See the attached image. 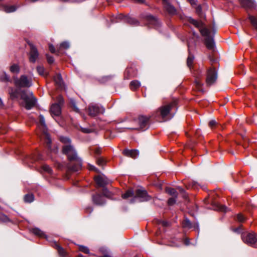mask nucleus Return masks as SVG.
<instances>
[{
  "label": "nucleus",
  "mask_w": 257,
  "mask_h": 257,
  "mask_svg": "<svg viewBox=\"0 0 257 257\" xmlns=\"http://www.w3.org/2000/svg\"><path fill=\"white\" fill-rule=\"evenodd\" d=\"M0 217V219L3 221H7L9 220L8 217L3 214L1 215Z\"/></svg>",
  "instance_id": "3c124183"
},
{
  "label": "nucleus",
  "mask_w": 257,
  "mask_h": 257,
  "mask_svg": "<svg viewBox=\"0 0 257 257\" xmlns=\"http://www.w3.org/2000/svg\"><path fill=\"white\" fill-rule=\"evenodd\" d=\"M39 126L41 127L43 130V134L41 138L42 139L44 140L45 143L47 144V148L50 149L51 140L49 135L47 132L44 117L42 115L39 116Z\"/></svg>",
  "instance_id": "423d86ee"
},
{
  "label": "nucleus",
  "mask_w": 257,
  "mask_h": 257,
  "mask_svg": "<svg viewBox=\"0 0 257 257\" xmlns=\"http://www.w3.org/2000/svg\"><path fill=\"white\" fill-rule=\"evenodd\" d=\"M77 257H84V256L81 254H78Z\"/></svg>",
  "instance_id": "e2e57ef3"
},
{
  "label": "nucleus",
  "mask_w": 257,
  "mask_h": 257,
  "mask_svg": "<svg viewBox=\"0 0 257 257\" xmlns=\"http://www.w3.org/2000/svg\"><path fill=\"white\" fill-rule=\"evenodd\" d=\"M71 105H72V107L73 109V110L76 112H79V109L77 107L76 105V104L75 103V102H71Z\"/></svg>",
  "instance_id": "09e8293b"
},
{
  "label": "nucleus",
  "mask_w": 257,
  "mask_h": 257,
  "mask_svg": "<svg viewBox=\"0 0 257 257\" xmlns=\"http://www.w3.org/2000/svg\"><path fill=\"white\" fill-rule=\"evenodd\" d=\"M147 21H148L149 25L153 27H157L159 25V21L156 18L152 16H148L147 17Z\"/></svg>",
  "instance_id": "6ab92c4d"
},
{
  "label": "nucleus",
  "mask_w": 257,
  "mask_h": 257,
  "mask_svg": "<svg viewBox=\"0 0 257 257\" xmlns=\"http://www.w3.org/2000/svg\"><path fill=\"white\" fill-rule=\"evenodd\" d=\"M189 22L198 28L201 35L205 37V44L206 47L209 49H212L214 46L213 38V35L215 33L214 31H211L210 29L204 27L201 22L197 21L193 19L189 18Z\"/></svg>",
  "instance_id": "f03ea898"
},
{
  "label": "nucleus",
  "mask_w": 257,
  "mask_h": 257,
  "mask_svg": "<svg viewBox=\"0 0 257 257\" xmlns=\"http://www.w3.org/2000/svg\"><path fill=\"white\" fill-rule=\"evenodd\" d=\"M241 5L244 7L251 8L254 5L253 0H240Z\"/></svg>",
  "instance_id": "4be33fe9"
},
{
  "label": "nucleus",
  "mask_w": 257,
  "mask_h": 257,
  "mask_svg": "<svg viewBox=\"0 0 257 257\" xmlns=\"http://www.w3.org/2000/svg\"><path fill=\"white\" fill-rule=\"evenodd\" d=\"M134 193L132 190H128L125 193L122 194V198L123 199H126L128 197H132Z\"/></svg>",
  "instance_id": "473e14b6"
},
{
  "label": "nucleus",
  "mask_w": 257,
  "mask_h": 257,
  "mask_svg": "<svg viewBox=\"0 0 257 257\" xmlns=\"http://www.w3.org/2000/svg\"><path fill=\"white\" fill-rule=\"evenodd\" d=\"M186 187L187 189L193 188L195 189L198 188V184L195 181H192L189 182L188 185H186Z\"/></svg>",
  "instance_id": "2f4dec72"
},
{
  "label": "nucleus",
  "mask_w": 257,
  "mask_h": 257,
  "mask_svg": "<svg viewBox=\"0 0 257 257\" xmlns=\"http://www.w3.org/2000/svg\"><path fill=\"white\" fill-rule=\"evenodd\" d=\"M34 196L32 194H26L24 196V201L25 202L31 203L34 200Z\"/></svg>",
  "instance_id": "c85d7f7f"
},
{
  "label": "nucleus",
  "mask_w": 257,
  "mask_h": 257,
  "mask_svg": "<svg viewBox=\"0 0 257 257\" xmlns=\"http://www.w3.org/2000/svg\"><path fill=\"white\" fill-rule=\"evenodd\" d=\"M182 225L184 227H187L189 228L192 227L191 223L187 219H186L183 221L182 223Z\"/></svg>",
  "instance_id": "c9c22d12"
},
{
  "label": "nucleus",
  "mask_w": 257,
  "mask_h": 257,
  "mask_svg": "<svg viewBox=\"0 0 257 257\" xmlns=\"http://www.w3.org/2000/svg\"><path fill=\"white\" fill-rule=\"evenodd\" d=\"M82 131L84 133H89L90 132L89 131V130L88 129H86V128H82Z\"/></svg>",
  "instance_id": "6e6d98bb"
},
{
  "label": "nucleus",
  "mask_w": 257,
  "mask_h": 257,
  "mask_svg": "<svg viewBox=\"0 0 257 257\" xmlns=\"http://www.w3.org/2000/svg\"><path fill=\"white\" fill-rule=\"evenodd\" d=\"M185 243L186 245H188L189 244V240L188 239H186L185 241Z\"/></svg>",
  "instance_id": "052dcab7"
},
{
  "label": "nucleus",
  "mask_w": 257,
  "mask_h": 257,
  "mask_svg": "<svg viewBox=\"0 0 257 257\" xmlns=\"http://www.w3.org/2000/svg\"><path fill=\"white\" fill-rule=\"evenodd\" d=\"M94 153L96 155H99L101 153V149L98 147H95L93 149Z\"/></svg>",
  "instance_id": "a18cd8bd"
},
{
  "label": "nucleus",
  "mask_w": 257,
  "mask_h": 257,
  "mask_svg": "<svg viewBox=\"0 0 257 257\" xmlns=\"http://www.w3.org/2000/svg\"><path fill=\"white\" fill-rule=\"evenodd\" d=\"M78 161V163L77 164H75L72 167H70V169L74 172H77L79 171L81 168V161L79 159L77 160Z\"/></svg>",
  "instance_id": "b1692460"
},
{
  "label": "nucleus",
  "mask_w": 257,
  "mask_h": 257,
  "mask_svg": "<svg viewBox=\"0 0 257 257\" xmlns=\"http://www.w3.org/2000/svg\"><path fill=\"white\" fill-rule=\"evenodd\" d=\"M30 47V51L29 53V60L31 62L34 63L37 60L39 53L37 48L31 42H28Z\"/></svg>",
  "instance_id": "9d476101"
},
{
  "label": "nucleus",
  "mask_w": 257,
  "mask_h": 257,
  "mask_svg": "<svg viewBox=\"0 0 257 257\" xmlns=\"http://www.w3.org/2000/svg\"><path fill=\"white\" fill-rule=\"evenodd\" d=\"M54 81L57 87L60 88L63 87V82L60 74H56L54 77Z\"/></svg>",
  "instance_id": "f3484780"
},
{
  "label": "nucleus",
  "mask_w": 257,
  "mask_h": 257,
  "mask_svg": "<svg viewBox=\"0 0 257 257\" xmlns=\"http://www.w3.org/2000/svg\"><path fill=\"white\" fill-rule=\"evenodd\" d=\"M162 224L163 226H167L168 225V223L167 222H166V221H163L162 222Z\"/></svg>",
  "instance_id": "13d9d810"
},
{
  "label": "nucleus",
  "mask_w": 257,
  "mask_h": 257,
  "mask_svg": "<svg viewBox=\"0 0 257 257\" xmlns=\"http://www.w3.org/2000/svg\"><path fill=\"white\" fill-rule=\"evenodd\" d=\"M95 181L99 187H104L109 183V180L105 176H97L95 177Z\"/></svg>",
  "instance_id": "ddd939ff"
},
{
  "label": "nucleus",
  "mask_w": 257,
  "mask_h": 257,
  "mask_svg": "<svg viewBox=\"0 0 257 257\" xmlns=\"http://www.w3.org/2000/svg\"><path fill=\"white\" fill-rule=\"evenodd\" d=\"M208 125L212 130L220 126V125L215 120H210L209 122Z\"/></svg>",
  "instance_id": "7c9ffc66"
},
{
  "label": "nucleus",
  "mask_w": 257,
  "mask_h": 257,
  "mask_svg": "<svg viewBox=\"0 0 257 257\" xmlns=\"http://www.w3.org/2000/svg\"><path fill=\"white\" fill-rule=\"evenodd\" d=\"M100 257H111L110 255H108V254H105L102 256H100Z\"/></svg>",
  "instance_id": "680f3d73"
},
{
  "label": "nucleus",
  "mask_w": 257,
  "mask_h": 257,
  "mask_svg": "<svg viewBox=\"0 0 257 257\" xmlns=\"http://www.w3.org/2000/svg\"><path fill=\"white\" fill-rule=\"evenodd\" d=\"M129 22L132 24H133V25H137L138 23V22L135 19H131L130 20H129Z\"/></svg>",
  "instance_id": "864d4df0"
},
{
  "label": "nucleus",
  "mask_w": 257,
  "mask_h": 257,
  "mask_svg": "<svg viewBox=\"0 0 257 257\" xmlns=\"http://www.w3.org/2000/svg\"><path fill=\"white\" fill-rule=\"evenodd\" d=\"M16 10V8L14 6L6 7L5 8V11L7 13L13 12Z\"/></svg>",
  "instance_id": "58836bf2"
},
{
  "label": "nucleus",
  "mask_w": 257,
  "mask_h": 257,
  "mask_svg": "<svg viewBox=\"0 0 257 257\" xmlns=\"http://www.w3.org/2000/svg\"><path fill=\"white\" fill-rule=\"evenodd\" d=\"M131 71V69L127 68L125 71L124 77L126 79H129L132 76L130 75L129 74Z\"/></svg>",
  "instance_id": "c03bdc74"
},
{
  "label": "nucleus",
  "mask_w": 257,
  "mask_h": 257,
  "mask_svg": "<svg viewBox=\"0 0 257 257\" xmlns=\"http://www.w3.org/2000/svg\"><path fill=\"white\" fill-rule=\"evenodd\" d=\"M237 219L239 222H243L245 220V217L241 214H238L237 215Z\"/></svg>",
  "instance_id": "37998d69"
},
{
  "label": "nucleus",
  "mask_w": 257,
  "mask_h": 257,
  "mask_svg": "<svg viewBox=\"0 0 257 257\" xmlns=\"http://www.w3.org/2000/svg\"><path fill=\"white\" fill-rule=\"evenodd\" d=\"M93 201L95 204L97 205H101L103 203L102 198L99 194H97L93 196Z\"/></svg>",
  "instance_id": "412c9836"
},
{
  "label": "nucleus",
  "mask_w": 257,
  "mask_h": 257,
  "mask_svg": "<svg viewBox=\"0 0 257 257\" xmlns=\"http://www.w3.org/2000/svg\"><path fill=\"white\" fill-rule=\"evenodd\" d=\"M60 141L64 144L62 147V153L67 156L69 161H75L78 159L77 152L72 145L70 140L67 137H61Z\"/></svg>",
  "instance_id": "20e7f679"
},
{
  "label": "nucleus",
  "mask_w": 257,
  "mask_h": 257,
  "mask_svg": "<svg viewBox=\"0 0 257 257\" xmlns=\"http://www.w3.org/2000/svg\"><path fill=\"white\" fill-rule=\"evenodd\" d=\"M218 210L221 211H226L227 208L223 205H219L218 206Z\"/></svg>",
  "instance_id": "8fccbe9b"
},
{
  "label": "nucleus",
  "mask_w": 257,
  "mask_h": 257,
  "mask_svg": "<svg viewBox=\"0 0 257 257\" xmlns=\"http://www.w3.org/2000/svg\"><path fill=\"white\" fill-rule=\"evenodd\" d=\"M217 79V73L214 68H210L208 70L206 79V84L210 86L213 84Z\"/></svg>",
  "instance_id": "6e6552de"
},
{
  "label": "nucleus",
  "mask_w": 257,
  "mask_h": 257,
  "mask_svg": "<svg viewBox=\"0 0 257 257\" xmlns=\"http://www.w3.org/2000/svg\"><path fill=\"white\" fill-rule=\"evenodd\" d=\"M53 244V247L57 250L59 255L62 257H65L66 255V252L64 249L58 244L56 242H54Z\"/></svg>",
  "instance_id": "aec40b11"
},
{
  "label": "nucleus",
  "mask_w": 257,
  "mask_h": 257,
  "mask_svg": "<svg viewBox=\"0 0 257 257\" xmlns=\"http://www.w3.org/2000/svg\"><path fill=\"white\" fill-rule=\"evenodd\" d=\"M243 239L244 242L250 245L254 244L256 241V238L253 233H248L245 236L243 235Z\"/></svg>",
  "instance_id": "4468645a"
},
{
  "label": "nucleus",
  "mask_w": 257,
  "mask_h": 257,
  "mask_svg": "<svg viewBox=\"0 0 257 257\" xmlns=\"http://www.w3.org/2000/svg\"><path fill=\"white\" fill-rule=\"evenodd\" d=\"M58 99L59 103L52 104L50 109L51 114L56 116H58L61 114V105L63 102V99L61 96H59Z\"/></svg>",
  "instance_id": "1a4fd4ad"
},
{
  "label": "nucleus",
  "mask_w": 257,
  "mask_h": 257,
  "mask_svg": "<svg viewBox=\"0 0 257 257\" xmlns=\"http://www.w3.org/2000/svg\"><path fill=\"white\" fill-rule=\"evenodd\" d=\"M46 56H47V61L49 63L51 64V63H53L54 60L52 56H50L48 55H47Z\"/></svg>",
  "instance_id": "49530a36"
},
{
  "label": "nucleus",
  "mask_w": 257,
  "mask_h": 257,
  "mask_svg": "<svg viewBox=\"0 0 257 257\" xmlns=\"http://www.w3.org/2000/svg\"><path fill=\"white\" fill-rule=\"evenodd\" d=\"M191 5H196V2L195 0H188Z\"/></svg>",
  "instance_id": "5fc2aeb1"
},
{
  "label": "nucleus",
  "mask_w": 257,
  "mask_h": 257,
  "mask_svg": "<svg viewBox=\"0 0 257 257\" xmlns=\"http://www.w3.org/2000/svg\"><path fill=\"white\" fill-rule=\"evenodd\" d=\"M136 197L139 198L141 201H145L150 200V197L148 195L146 191L138 189L136 193Z\"/></svg>",
  "instance_id": "f8f14e48"
},
{
  "label": "nucleus",
  "mask_w": 257,
  "mask_h": 257,
  "mask_svg": "<svg viewBox=\"0 0 257 257\" xmlns=\"http://www.w3.org/2000/svg\"><path fill=\"white\" fill-rule=\"evenodd\" d=\"M124 155L127 157H130L132 158L135 159L139 155V152L137 150H124L123 151Z\"/></svg>",
  "instance_id": "2eb2a0df"
},
{
  "label": "nucleus",
  "mask_w": 257,
  "mask_h": 257,
  "mask_svg": "<svg viewBox=\"0 0 257 257\" xmlns=\"http://www.w3.org/2000/svg\"><path fill=\"white\" fill-rule=\"evenodd\" d=\"M15 85L17 87H29L31 86V81L25 75H22L20 78L15 79Z\"/></svg>",
  "instance_id": "0eeeda50"
},
{
  "label": "nucleus",
  "mask_w": 257,
  "mask_h": 257,
  "mask_svg": "<svg viewBox=\"0 0 257 257\" xmlns=\"http://www.w3.org/2000/svg\"><path fill=\"white\" fill-rule=\"evenodd\" d=\"M162 1L164 8L169 13L172 14L175 13L176 10L173 6L170 4L169 0H162Z\"/></svg>",
  "instance_id": "dca6fc26"
},
{
  "label": "nucleus",
  "mask_w": 257,
  "mask_h": 257,
  "mask_svg": "<svg viewBox=\"0 0 257 257\" xmlns=\"http://www.w3.org/2000/svg\"><path fill=\"white\" fill-rule=\"evenodd\" d=\"M195 84L196 85V87L198 90L201 91L202 90V83L200 80V78L199 77H197L195 80Z\"/></svg>",
  "instance_id": "bb28decb"
},
{
  "label": "nucleus",
  "mask_w": 257,
  "mask_h": 257,
  "mask_svg": "<svg viewBox=\"0 0 257 257\" xmlns=\"http://www.w3.org/2000/svg\"><path fill=\"white\" fill-rule=\"evenodd\" d=\"M177 189H178L179 191H180L181 192H184V189H183L182 188L180 187H178L177 188Z\"/></svg>",
  "instance_id": "4d7b16f0"
},
{
  "label": "nucleus",
  "mask_w": 257,
  "mask_h": 257,
  "mask_svg": "<svg viewBox=\"0 0 257 257\" xmlns=\"http://www.w3.org/2000/svg\"><path fill=\"white\" fill-rule=\"evenodd\" d=\"M177 101L174 100L168 105H164L159 108L160 114L163 118L166 117H171V112L173 109H176Z\"/></svg>",
  "instance_id": "39448f33"
},
{
  "label": "nucleus",
  "mask_w": 257,
  "mask_h": 257,
  "mask_svg": "<svg viewBox=\"0 0 257 257\" xmlns=\"http://www.w3.org/2000/svg\"><path fill=\"white\" fill-rule=\"evenodd\" d=\"M249 19L252 25L257 31V19L256 18L252 16H249Z\"/></svg>",
  "instance_id": "c756f323"
},
{
  "label": "nucleus",
  "mask_w": 257,
  "mask_h": 257,
  "mask_svg": "<svg viewBox=\"0 0 257 257\" xmlns=\"http://www.w3.org/2000/svg\"><path fill=\"white\" fill-rule=\"evenodd\" d=\"M9 94L12 99H15L20 96L25 102V107L27 109H31L36 103V99L32 93L27 94L25 91H20L18 88L10 87L8 89Z\"/></svg>",
  "instance_id": "f257e3e1"
},
{
  "label": "nucleus",
  "mask_w": 257,
  "mask_h": 257,
  "mask_svg": "<svg viewBox=\"0 0 257 257\" xmlns=\"http://www.w3.org/2000/svg\"><path fill=\"white\" fill-rule=\"evenodd\" d=\"M150 116L139 115L131 122V125L125 129L137 131H145L149 126Z\"/></svg>",
  "instance_id": "7ed1b4c3"
},
{
  "label": "nucleus",
  "mask_w": 257,
  "mask_h": 257,
  "mask_svg": "<svg viewBox=\"0 0 257 257\" xmlns=\"http://www.w3.org/2000/svg\"><path fill=\"white\" fill-rule=\"evenodd\" d=\"M136 1L139 2V3H144L145 2V0H136Z\"/></svg>",
  "instance_id": "bf43d9fd"
},
{
  "label": "nucleus",
  "mask_w": 257,
  "mask_h": 257,
  "mask_svg": "<svg viewBox=\"0 0 257 257\" xmlns=\"http://www.w3.org/2000/svg\"><path fill=\"white\" fill-rule=\"evenodd\" d=\"M102 193L104 196L108 198H111L112 197V193L104 187H103Z\"/></svg>",
  "instance_id": "72a5a7b5"
},
{
  "label": "nucleus",
  "mask_w": 257,
  "mask_h": 257,
  "mask_svg": "<svg viewBox=\"0 0 257 257\" xmlns=\"http://www.w3.org/2000/svg\"><path fill=\"white\" fill-rule=\"evenodd\" d=\"M10 70L12 73H18L20 71V67L17 64H13L10 67Z\"/></svg>",
  "instance_id": "393cba45"
},
{
  "label": "nucleus",
  "mask_w": 257,
  "mask_h": 257,
  "mask_svg": "<svg viewBox=\"0 0 257 257\" xmlns=\"http://www.w3.org/2000/svg\"><path fill=\"white\" fill-rule=\"evenodd\" d=\"M37 70L38 73L42 75L45 76L46 75V73L45 72V69L43 67L38 66L37 68Z\"/></svg>",
  "instance_id": "e433bc0d"
},
{
  "label": "nucleus",
  "mask_w": 257,
  "mask_h": 257,
  "mask_svg": "<svg viewBox=\"0 0 257 257\" xmlns=\"http://www.w3.org/2000/svg\"><path fill=\"white\" fill-rule=\"evenodd\" d=\"M31 232L35 235L38 236L40 238H45L47 239V235L38 228H33L31 229Z\"/></svg>",
  "instance_id": "a211bd4d"
},
{
  "label": "nucleus",
  "mask_w": 257,
  "mask_h": 257,
  "mask_svg": "<svg viewBox=\"0 0 257 257\" xmlns=\"http://www.w3.org/2000/svg\"><path fill=\"white\" fill-rule=\"evenodd\" d=\"M97 163L99 165H103L104 164L105 161L103 158H99L97 159Z\"/></svg>",
  "instance_id": "de8ad7c7"
},
{
  "label": "nucleus",
  "mask_w": 257,
  "mask_h": 257,
  "mask_svg": "<svg viewBox=\"0 0 257 257\" xmlns=\"http://www.w3.org/2000/svg\"><path fill=\"white\" fill-rule=\"evenodd\" d=\"M166 191L169 194L172 195L173 197H175V198L177 197V192L175 189L172 188H166Z\"/></svg>",
  "instance_id": "a878e982"
},
{
  "label": "nucleus",
  "mask_w": 257,
  "mask_h": 257,
  "mask_svg": "<svg viewBox=\"0 0 257 257\" xmlns=\"http://www.w3.org/2000/svg\"><path fill=\"white\" fill-rule=\"evenodd\" d=\"M69 47V44L67 42H64L61 43L60 45V49H67Z\"/></svg>",
  "instance_id": "ea45409f"
},
{
  "label": "nucleus",
  "mask_w": 257,
  "mask_h": 257,
  "mask_svg": "<svg viewBox=\"0 0 257 257\" xmlns=\"http://www.w3.org/2000/svg\"><path fill=\"white\" fill-rule=\"evenodd\" d=\"M194 57L193 55L191 54L190 53L189 54L188 57L187 58V64L188 66L190 68L191 66H192L193 61H194Z\"/></svg>",
  "instance_id": "cd10ccee"
},
{
  "label": "nucleus",
  "mask_w": 257,
  "mask_h": 257,
  "mask_svg": "<svg viewBox=\"0 0 257 257\" xmlns=\"http://www.w3.org/2000/svg\"><path fill=\"white\" fill-rule=\"evenodd\" d=\"M103 109L94 104H91L88 107V113L90 116H94L100 113H102Z\"/></svg>",
  "instance_id": "9b49d317"
},
{
  "label": "nucleus",
  "mask_w": 257,
  "mask_h": 257,
  "mask_svg": "<svg viewBox=\"0 0 257 257\" xmlns=\"http://www.w3.org/2000/svg\"><path fill=\"white\" fill-rule=\"evenodd\" d=\"M79 250L86 254H89L90 253L89 248L84 245H79Z\"/></svg>",
  "instance_id": "f704fd0d"
},
{
  "label": "nucleus",
  "mask_w": 257,
  "mask_h": 257,
  "mask_svg": "<svg viewBox=\"0 0 257 257\" xmlns=\"http://www.w3.org/2000/svg\"><path fill=\"white\" fill-rule=\"evenodd\" d=\"M49 50L52 53H55V47L53 45H49Z\"/></svg>",
  "instance_id": "603ef678"
},
{
  "label": "nucleus",
  "mask_w": 257,
  "mask_h": 257,
  "mask_svg": "<svg viewBox=\"0 0 257 257\" xmlns=\"http://www.w3.org/2000/svg\"><path fill=\"white\" fill-rule=\"evenodd\" d=\"M141 86L140 82L138 80H134L131 82L130 84V89L132 90H136Z\"/></svg>",
  "instance_id": "5701e85b"
},
{
  "label": "nucleus",
  "mask_w": 257,
  "mask_h": 257,
  "mask_svg": "<svg viewBox=\"0 0 257 257\" xmlns=\"http://www.w3.org/2000/svg\"><path fill=\"white\" fill-rule=\"evenodd\" d=\"M9 80V76L6 74L3 73L0 77V81H8Z\"/></svg>",
  "instance_id": "a19ab883"
},
{
  "label": "nucleus",
  "mask_w": 257,
  "mask_h": 257,
  "mask_svg": "<svg viewBox=\"0 0 257 257\" xmlns=\"http://www.w3.org/2000/svg\"><path fill=\"white\" fill-rule=\"evenodd\" d=\"M176 198L174 197H171L168 199V203L169 205H172L174 204L176 202Z\"/></svg>",
  "instance_id": "79ce46f5"
},
{
  "label": "nucleus",
  "mask_w": 257,
  "mask_h": 257,
  "mask_svg": "<svg viewBox=\"0 0 257 257\" xmlns=\"http://www.w3.org/2000/svg\"><path fill=\"white\" fill-rule=\"evenodd\" d=\"M42 169L45 172H47L48 173L51 174L52 173V170L51 168L47 165H44L42 167Z\"/></svg>",
  "instance_id": "4c0bfd02"
}]
</instances>
